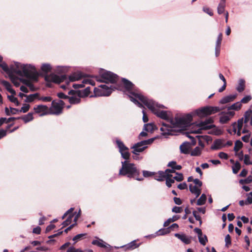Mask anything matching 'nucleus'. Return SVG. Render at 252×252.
I'll use <instances>...</instances> for the list:
<instances>
[{
	"mask_svg": "<svg viewBox=\"0 0 252 252\" xmlns=\"http://www.w3.org/2000/svg\"><path fill=\"white\" fill-rule=\"evenodd\" d=\"M122 82L125 88V93L132 102L141 108L143 107L141 103H142L158 117L170 123V125L162 123L160 128L162 135L165 136L173 135V128H179L180 130H184L190 126L192 121L191 114H186L183 116H176L175 118H171L170 112L162 109L164 108L163 105L159 104L143 95L134 85L128 80L123 78Z\"/></svg>",
	"mask_w": 252,
	"mask_h": 252,
	"instance_id": "obj_1",
	"label": "nucleus"
},
{
	"mask_svg": "<svg viewBox=\"0 0 252 252\" xmlns=\"http://www.w3.org/2000/svg\"><path fill=\"white\" fill-rule=\"evenodd\" d=\"M99 75L102 79V81L107 84H115L118 80V76L117 74L104 69L99 71ZM99 87L100 88V93L97 94L100 96H109L114 90L118 89L116 87L112 85L110 86L106 84L101 85Z\"/></svg>",
	"mask_w": 252,
	"mask_h": 252,
	"instance_id": "obj_2",
	"label": "nucleus"
},
{
	"mask_svg": "<svg viewBox=\"0 0 252 252\" xmlns=\"http://www.w3.org/2000/svg\"><path fill=\"white\" fill-rule=\"evenodd\" d=\"M15 65V72L17 74L33 81H37L39 73L34 65L31 64H22L18 62H16Z\"/></svg>",
	"mask_w": 252,
	"mask_h": 252,
	"instance_id": "obj_3",
	"label": "nucleus"
},
{
	"mask_svg": "<svg viewBox=\"0 0 252 252\" xmlns=\"http://www.w3.org/2000/svg\"><path fill=\"white\" fill-rule=\"evenodd\" d=\"M122 167L120 169L119 175L126 176L128 178H135L140 174V171L135 164L128 160L121 162Z\"/></svg>",
	"mask_w": 252,
	"mask_h": 252,
	"instance_id": "obj_4",
	"label": "nucleus"
},
{
	"mask_svg": "<svg viewBox=\"0 0 252 252\" xmlns=\"http://www.w3.org/2000/svg\"><path fill=\"white\" fill-rule=\"evenodd\" d=\"M83 77V74L80 72H74L69 76L68 79L65 75H57L55 74H51L48 76H46L45 79L47 81H51L54 83H60L65 81L66 83L69 82H74L78 81Z\"/></svg>",
	"mask_w": 252,
	"mask_h": 252,
	"instance_id": "obj_5",
	"label": "nucleus"
},
{
	"mask_svg": "<svg viewBox=\"0 0 252 252\" xmlns=\"http://www.w3.org/2000/svg\"><path fill=\"white\" fill-rule=\"evenodd\" d=\"M214 120L212 118H209L205 121H201L198 123L193 125L190 129V132L192 133H201L203 130L210 129L214 127Z\"/></svg>",
	"mask_w": 252,
	"mask_h": 252,
	"instance_id": "obj_6",
	"label": "nucleus"
},
{
	"mask_svg": "<svg viewBox=\"0 0 252 252\" xmlns=\"http://www.w3.org/2000/svg\"><path fill=\"white\" fill-rule=\"evenodd\" d=\"M219 111L220 108L218 107L206 106L196 109L188 114H191L192 117L193 116L197 115L200 118H202L218 112Z\"/></svg>",
	"mask_w": 252,
	"mask_h": 252,
	"instance_id": "obj_7",
	"label": "nucleus"
},
{
	"mask_svg": "<svg viewBox=\"0 0 252 252\" xmlns=\"http://www.w3.org/2000/svg\"><path fill=\"white\" fill-rule=\"evenodd\" d=\"M156 138H152L146 140H143L134 144L131 148L133 149L132 153L134 155H138L139 153L142 152L147 148L148 145L151 144Z\"/></svg>",
	"mask_w": 252,
	"mask_h": 252,
	"instance_id": "obj_8",
	"label": "nucleus"
},
{
	"mask_svg": "<svg viewBox=\"0 0 252 252\" xmlns=\"http://www.w3.org/2000/svg\"><path fill=\"white\" fill-rule=\"evenodd\" d=\"M2 60L3 58L0 55V67L2 68L4 72L9 75L11 80L14 85L16 87L19 86L22 80L19 79L17 77H14L12 74L11 69L8 67L7 64L3 62Z\"/></svg>",
	"mask_w": 252,
	"mask_h": 252,
	"instance_id": "obj_9",
	"label": "nucleus"
},
{
	"mask_svg": "<svg viewBox=\"0 0 252 252\" xmlns=\"http://www.w3.org/2000/svg\"><path fill=\"white\" fill-rule=\"evenodd\" d=\"M64 102L62 100H59L58 102L52 101V105L49 110V114L58 115L61 114L63 111Z\"/></svg>",
	"mask_w": 252,
	"mask_h": 252,
	"instance_id": "obj_10",
	"label": "nucleus"
},
{
	"mask_svg": "<svg viewBox=\"0 0 252 252\" xmlns=\"http://www.w3.org/2000/svg\"><path fill=\"white\" fill-rule=\"evenodd\" d=\"M243 126V118L240 119L237 122H234L231 125V127L227 130L230 134H236L237 130H241Z\"/></svg>",
	"mask_w": 252,
	"mask_h": 252,
	"instance_id": "obj_11",
	"label": "nucleus"
},
{
	"mask_svg": "<svg viewBox=\"0 0 252 252\" xmlns=\"http://www.w3.org/2000/svg\"><path fill=\"white\" fill-rule=\"evenodd\" d=\"M80 93L76 92L74 90H70L68 92L69 94H72L73 95L71 97H68L69 102L70 104H76L80 102Z\"/></svg>",
	"mask_w": 252,
	"mask_h": 252,
	"instance_id": "obj_12",
	"label": "nucleus"
},
{
	"mask_svg": "<svg viewBox=\"0 0 252 252\" xmlns=\"http://www.w3.org/2000/svg\"><path fill=\"white\" fill-rule=\"evenodd\" d=\"M35 113L40 114V116L49 114L48 108L46 105H39L34 107Z\"/></svg>",
	"mask_w": 252,
	"mask_h": 252,
	"instance_id": "obj_13",
	"label": "nucleus"
},
{
	"mask_svg": "<svg viewBox=\"0 0 252 252\" xmlns=\"http://www.w3.org/2000/svg\"><path fill=\"white\" fill-rule=\"evenodd\" d=\"M237 96V94H230L222 97L219 103L220 104H226L233 101Z\"/></svg>",
	"mask_w": 252,
	"mask_h": 252,
	"instance_id": "obj_14",
	"label": "nucleus"
},
{
	"mask_svg": "<svg viewBox=\"0 0 252 252\" xmlns=\"http://www.w3.org/2000/svg\"><path fill=\"white\" fill-rule=\"evenodd\" d=\"M84 84H90L92 85H94V81H92L91 80L89 79H83L82 83L81 84H74L73 85V87L75 89H78L83 88L84 87Z\"/></svg>",
	"mask_w": 252,
	"mask_h": 252,
	"instance_id": "obj_15",
	"label": "nucleus"
},
{
	"mask_svg": "<svg viewBox=\"0 0 252 252\" xmlns=\"http://www.w3.org/2000/svg\"><path fill=\"white\" fill-rule=\"evenodd\" d=\"M92 244L94 245H96L100 248H106L107 247V246L109 247H111L110 245L106 244L102 240L100 239L93 240L92 242Z\"/></svg>",
	"mask_w": 252,
	"mask_h": 252,
	"instance_id": "obj_16",
	"label": "nucleus"
},
{
	"mask_svg": "<svg viewBox=\"0 0 252 252\" xmlns=\"http://www.w3.org/2000/svg\"><path fill=\"white\" fill-rule=\"evenodd\" d=\"M175 236L186 244H189L190 242V239L185 234L175 233Z\"/></svg>",
	"mask_w": 252,
	"mask_h": 252,
	"instance_id": "obj_17",
	"label": "nucleus"
},
{
	"mask_svg": "<svg viewBox=\"0 0 252 252\" xmlns=\"http://www.w3.org/2000/svg\"><path fill=\"white\" fill-rule=\"evenodd\" d=\"M222 141L220 139H217L215 140L213 144L211 146L212 150H216L220 149L223 145Z\"/></svg>",
	"mask_w": 252,
	"mask_h": 252,
	"instance_id": "obj_18",
	"label": "nucleus"
},
{
	"mask_svg": "<svg viewBox=\"0 0 252 252\" xmlns=\"http://www.w3.org/2000/svg\"><path fill=\"white\" fill-rule=\"evenodd\" d=\"M190 148V144L189 142H184L180 145V149L182 153L187 154L189 153V149Z\"/></svg>",
	"mask_w": 252,
	"mask_h": 252,
	"instance_id": "obj_19",
	"label": "nucleus"
},
{
	"mask_svg": "<svg viewBox=\"0 0 252 252\" xmlns=\"http://www.w3.org/2000/svg\"><path fill=\"white\" fill-rule=\"evenodd\" d=\"M189 189L190 191L195 195L196 198L198 197L201 193V189L196 186H193L192 184L189 185Z\"/></svg>",
	"mask_w": 252,
	"mask_h": 252,
	"instance_id": "obj_20",
	"label": "nucleus"
},
{
	"mask_svg": "<svg viewBox=\"0 0 252 252\" xmlns=\"http://www.w3.org/2000/svg\"><path fill=\"white\" fill-rule=\"evenodd\" d=\"M1 84L6 88L7 91L10 93L12 94H15V91L12 89L11 84L6 81H2Z\"/></svg>",
	"mask_w": 252,
	"mask_h": 252,
	"instance_id": "obj_21",
	"label": "nucleus"
},
{
	"mask_svg": "<svg viewBox=\"0 0 252 252\" xmlns=\"http://www.w3.org/2000/svg\"><path fill=\"white\" fill-rule=\"evenodd\" d=\"M39 98V94L35 93L33 94H31L26 96V99H25V101L27 102H31L33 101L35 99L38 100Z\"/></svg>",
	"mask_w": 252,
	"mask_h": 252,
	"instance_id": "obj_22",
	"label": "nucleus"
},
{
	"mask_svg": "<svg viewBox=\"0 0 252 252\" xmlns=\"http://www.w3.org/2000/svg\"><path fill=\"white\" fill-rule=\"evenodd\" d=\"M245 88V81L243 79H240L238 81V85L236 88L237 91L241 93L243 92Z\"/></svg>",
	"mask_w": 252,
	"mask_h": 252,
	"instance_id": "obj_23",
	"label": "nucleus"
},
{
	"mask_svg": "<svg viewBox=\"0 0 252 252\" xmlns=\"http://www.w3.org/2000/svg\"><path fill=\"white\" fill-rule=\"evenodd\" d=\"M158 177L156 176L155 179L158 181H163L164 179H166L168 177V175L165 171H160L158 173Z\"/></svg>",
	"mask_w": 252,
	"mask_h": 252,
	"instance_id": "obj_24",
	"label": "nucleus"
},
{
	"mask_svg": "<svg viewBox=\"0 0 252 252\" xmlns=\"http://www.w3.org/2000/svg\"><path fill=\"white\" fill-rule=\"evenodd\" d=\"M116 143L118 148H119V152H121L123 150H128V148L126 146L124 143L120 139H117L116 140Z\"/></svg>",
	"mask_w": 252,
	"mask_h": 252,
	"instance_id": "obj_25",
	"label": "nucleus"
},
{
	"mask_svg": "<svg viewBox=\"0 0 252 252\" xmlns=\"http://www.w3.org/2000/svg\"><path fill=\"white\" fill-rule=\"evenodd\" d=\"M20 119H22L25 122V123H27L31 121H32L33 119V113H29L28 114L25 115L22 117H19Z\"/></svg>",
	"mask_w": 252,
	"mask_h": 252,
	"instance_id": "obj_26",
	"label": "nucleus"
},
{
	"mask_svg": "<svg viewBox=\"0 0 252 252\" xmlns=\"http://www.w3.org/2000/svg\"><path fill=\"white\" fill-rule=\"evenodd\" d=\"M51 69L52 67L49 63H43L41 66V70L45 74H47Z\"/></svg>",
	"mask_w": 252,
	"mask_h": 252,
	"instance_id": "obj_27",
	"label": "nucleus"
},
{
	"mask_svg": "<svg viewBox=\"0 0 252 252\" xmlns=\"http://www.w3.org/2000/svg\"><path fill=\"white\" fill-rule=\"evenodd\" d=\"M180 218V217L178 215H174L172 218H169L166 220L163 224L164 226H168L171 222H174L178 220Z\"/></svg>",
	"mask_w": 252,
	"mask_h": 252,
	"instance_id": "obj_28",
	"label": "nucleus"
},
{
	"mask_svg": "<svg viewBox=\"0 0 252 252\" xmlns=\"http://www.w3.org/2000/svg\"><path fill=\"white\" fill-rule=\"evenodd\" d=\"M167 166L173 169L175 171L176 170H179L182 168V166L180 165H177L176 162L174 161H170Z\"/></svg>",
	"mask_w": 252,
	"mask_h": 252,
	"instance_id": "obj_29",
	"label": "nucleus"
},
{
	"mask_svg": "<svg viewBox=\"0 0 252 252\" xmlns=\"http://www.w3.org/2000/svg\"><path fill=\"white\" fill-rule=\"evenodd\" d=\"M139 246V244H137L135 242V241H133L131 242L130 243H128L127 245L122 246L121 247H126V249L131 250V249H134L137 247H138Z\"/></svg>",
	"mask_w": 252,
	"mask_h": 252,
	"instance_id": "obj_30",
	"label": "nucleus"
},
{
	"mask_svg": "<svg viewBox=\"0 0 252 252\" xmlns=\"http://www.w3.org/2000/svg\"><path fill=\"white\" fill-rule=\"evenodd\" d=\"M207 199V197L205 194H202L199 198L196 201V205L198 206L204 205Z\"/></svg>",
	"mask_w": 252,
	"mask_h": 252,
	"instance_id": "obj_31",
	"label": "nucleus"
},
{
	"mask_svg": "<svg viewBox=\"0 0 252 252\" xmlns=\"http://www.w3.org/2000/svg\"><path fill=\"white\" fill-rule=\"evenodd\" d=\"M225 2H220L217 8V12L219 14H221L224 12Z\"/></svg>",
	"mask_w": 252,
	"mask_h": 252,
	"instance_id": "obj_32",
	"label": "nucleus"
},
{
	"mask_svg": "<svg viewBox=\"0 0 252 252\" xmlns=\"http://www.w3.org/2000/svg\"><path fill=\"white\" fill-rule=\"evenodd\" d=\"M128 150H123L121 152H119L121 154L122 157L125 159V160H128L130 158V154L128 152Z\"/></svg>",
	"mask_w": 252,
	"mask_h": 252,
	"instance_id": "obj_33",
	"label": "nucleus"
},
{
	"mask_svg": "<svg viewBox=\"0 0 252 252\" xmlns=\"http://www.w3.org/2000/svg\"><path fill=\"white\" fill-rule=\"evenodd\" d=\"M241 107V103L240 102H237L232 105H231L230 106L228 107V110H238Z\"/></svg>",
	"mask_w": 252,
	"mask_h": 252,
	"instance_id": "obj_34",
	"label": "nucleus"
},
{
	"mask_svg": "<svg viewBox=\"0 0 252 252\" xmlns=\"http://www.w3.org/2000/svg\"><path fill=\"white\" fill-rule=\"evenodd\" d=\"M74 214H70L67 219L64 220L63 223L62 225H63V227H65L67 225H68L70 224L72 221V218L73 217Z\"/></svg>",
	"mask_w": 252,
	"mask_h": 252,
	"instance_id": "obj_35",
	"label": "nucleus"
},
{
	"mask_svg": "<svg viewBox=\"0 0 252 252\" xmlns=\"http://www.w3.org/2000/svg\"><path fill=\"white\" fill-rule=\"evenodd\" d=\"M230 117L227 114H224L220 116V122L221 124H225L230 120Z\"/></svg>",
	"mask_w": 252,
	"mask_h": 252,
	"instance_id": "obj_36",
	"label": "nucleus"
},
{
	"mask_svg": "<svg viewBox=\"0 0 252 252\" xmlns=\"http://www.w3.org/2000/svg\"><path fill=\"white\" fill-rule=\"evenodd\" d=\"M201 153V149L199 147H196L191 152L190 155L192 156H198Z\"/></svg>",
	"mask_w": 252,
	"mask_h": 252,
	"instance_id": "obj_37",
	"label": "nucleus"
},
{
	"mask_svg": "<svg viewBox=\"0 0 252 252\" xmlns=\"http://www.w3.org/2000/svg\"><path fill=\"white\" fill-rule=\"evenodd\" d=\"M171 177L172 175L169 174L168 177H167L166 178V185L169 188L171 187L172 184L174 183L175 181L174 178L172 179L171 178Z\"/></svg>",
	"mask_w": 252,
	"mask_h": 252,
	"instance_id": "obj_38",
	"label": "nucleus"
},
{
	"mask_svg": "<svg viewBox=\"0 0 252 252\" xmlns=\"http://www.w3.org/2000/svg\"><path fill=\"white\" fill-rule=\"evenodd\" d=\"M198 240L200 243L203 246L206 245V242L208 241L206 235H203V234L198 236Z\"/></svg>",
	"mask_w": 252,
	"mask_h": 252,
	"instance_id": "obj_39",
	"label": "nucleus"
},
{
	"mask_svg": "<svg viewBox=\"0 0 252 252\" xmlns=\"http://www.w3.org/2000/svg\"><path fill=\"white\" fill-rule=\"evenodd\" d=\"M14 94H12L11 95H8L7 97H8L9 100L11 102L15 103V104L16 106H19L20 105V103L19 102L17 98L14 96Z\"/></svg>",
	"mask_w": 252,
	"mask_h": 252,
	"instance_id": "obj_40",
	"label": "nucleus"
},
{
	"mask_svg": "<svg viewBox=\"0 0 252 252\" xmlns=\"http://www.w3.org/2000/svg\"><path fill=\"white\" fill-rule=\"evenodd\" d=\"M144 129L147 131H153L154 129V125L151 123L145 124Z\"/></svg>",
	"mask_w": 252,
	"mask_h": 252,
	"instance_id": "obj_41",
	"label": "nucleus"
},
{
	"mask_svg": "<svg viewBox=\"0 0 252 252\" xmlns=\"http://www.w3.org/2000/svg\"><path fill=\"white\" fill-rule=\"evenodd\" d=\"M252 182V176H249L245 179H241L239 181L240 184H249Z\"/></svg>",
	"mask_w": 252,
	"mask_h": 252,
	"instance_id": "obj_42",
	"label": "nucleus"
},
{
	"mask_svg": "<svg viewBox=\"0 0 252 252\" xmlns=\"http://www.w3.org/2000/svg\"><path fill=\"white\" fill-rule=\"evenodd\" d=\"M243 143L240 140H237L235 143L234 150L238 152L242 147Z\"/></svg>",
	"mask_w": 252,
	"mask_h": 252,
	"instance_id": "obj_43",
	"label": "nucleus"
},
{
	"mask_svg": "<svg viewBox=\"0 0 252 252\" xmlns=\"http://www.w3.org/2000/svg\"><path fill=\"white\" fill-rule=\"evenodd\" d=\"M67 252H93V251L91 250L83 251L80 249H76L74 247H70L67 250Z\"/></svg>",
	"mask_w": 252,
	"mask_h": 252,
	"instance_id": "obj_44",
	"label": "nucleus"
},
{
	"mask_svg": "<svg viewBox=\"0 0 252 252\" xmlns=\"http://www.w3.org/2000/svg\"><path fill=\"white\" fill-rule=\"evenodd\" d=\"M241 168V165L239 162H236L235 164L232 166L233 172L234 174H237Z\"/></svg>",
	"mask_w": 252,
	"mask_h": 252,
	"instance_id": "obj_45",
	"label": "nucleus"
},
{
	"mask_svg": "<svg viewBox=\"0 0 252 252\" xmlns=\"http://www.w3.org/2000/svg\"><path fill=\"white\" fill-rule=\"evenodd\" d=\"M169 228L166 229H160L157 232L156 234L157 235H164L169 233Z\"/></svg>",
	"mask_w": 252,
	"mask_h": 252,
	"instance_id": "obj_46",
	"label": "nucleus"
},
{
	"mask_svg": "<svg viewBox=\"0 0 252 252\" xmlns=\"http://www.w3.org/2000/svg\"><path fill=\"white\" fill-rule=\"evenodd\" d=\"M86 235V233L84 234H79L76 235L73 238V241L75 242V243L77 242L78 241L81 240L83 239V238Z\"/></svg>",
	"mask_w": 252,
	"mask_h": 252,
	"instance_id": "obj_47",
	"label": "nucleus"
},
{
	"mask_svg": "<svg viewBox=\"0 0 252 252\" xmlns=\"http://www.w3.org/2000/svg\"><path fill=\"white\" fill-rule=\"evenodd\" d=\"M177 176H175L174 179L178 182L182 181L184 179L183 175L182 173L176 172Z\"/></svg>",
	"mask_w": 252,
	"mask_h": 252,
	"instance_id": "obj_48",
	"label": "nucleus"
},
{
	"mask_svg": "<svg viewBox=\"0 0 252 252\" xmlns=\"http://www.w3.org/2000/svg\"><path fill=\"white\" fill-rule=\"evenodd\" d=\"M250 112H246L245 114V116H244V118H243V124L245 123V124H247V123H248V122L250 120Z\"/></svg>",
	"mask_w": 252,
	"mask_h": 252,
	"instance_id": "obj_49",
	"label": "nucleus"
},
{
	"mask_svg": "<svg viewBox=\"0 0 252 252\" xmlns=\"http://www.w3.org/2000/svg\"><path fill=\"white\" fill-rule=\"evenodd\" d=\"M245 203L246 204H251L252 203V192L247 194V198Z\"/></svg>",
	"mask_w": 252,
	"mask_h": 252,
	"instance_id": "obj_50",
	"label": "nucleus"
},
{
	"mask_svg": "<svg viewBox=\"0 0 252 252\" xmlns=\"http://www.w3.org/2000/svg\"><path fill=\"white\" fill-rule=\"evenodd\" d=\"M251 157L248 155H246L244 157V161L245 164L246 165H251L252 164V162L250 160Z\"/></svg>",
	"mask_w": 252,
	"mask_h": 252,
	"instance_id": "obj_51",
	"label": "nucleus"
},
{
	"mask_svg": "<svg viewBox=\"0 0 252 252\" xmlns=\"http://www.w3.org/2000/svg\"><path fill=\"white\" fill-rule=\"evenodd\" d=\"M29 109H30V105L27 104H24L23 105V106L22 107V108H21V109L19 110V112L26 113L27 111H28Z\"/></svg>",
	"mask_w": 252,
	"mask_h": 252,
	"instance_id": "obj_52",
	"label": "nucleus"
},
{
	"mask_svg": "<svg viewBox=\"0 0 252 252\" xmlns=\"http://www.w3.org/2000/svg\"><path fill=\"white\" fill-rule=\"evenodd\" d=\"M252 99V97L251 95H246L245 97H244L241 100V103H247L249 101H250Z\"/></svg>",
	"mask_w": 252,
	"mask_h": 252,
	"instance_id": "obj_53",
	"label": "nucleus"
},
{
	"mask_svg": "<svg viewBox=\"0 0 252 252\" xmlns=\"http://www.w3.org/2000/svg\"><path fill=\"white\" fill-rule=\"evenodd\" d=\"M203 11L204 12L208 14V15H209L210 16H213V12H212L211 9L208 7L204 6L203 7Z\"/></svg>",
	"mask_w": 252,
	"mask_h": 252,
	"instance_id": "obj_54",
	"label": "nucleus"
},
{
	"mask_svg": "<svg viewBox=\"0 0 252 252\" xmlns=\"http://www.w3.org/2000/svg\"><path fill=\"white\" fill-rule=\"evenodd\" d=\"M192 214L196 220L199 221L200 224H201L202 223L201 217L198 215L197 212L196 211H193L192 212Z\"/></svg>",
	"mask_w": 252,
	"mask_h": 252,
	"instance_id": "obj_55",
	"label": "nucleus"
},
{
	"mask_svg": "<svg viewBox=\"0 0 252 252\" xmlns=\"http://www.w3.org/2000/svg\"><path fill=\"white\" fill-rule=\"evenodd\" d=\"M66 70V68L63 66H58L55 69V71L57 72H64Z\"/></svg>",
	"mask_w": 252,
	"mask_h": 252,
	"instance_id": "obj_56",
	"label": "nucleus"
},
{
	"mask_svg": "<svg viewBox=\"0 0 252 252\" xmlns=\"http://www.w3.org/2000/svg\"><path fill=\"white\" fill-rule=\"evenodd\" d=\"M38 100H41L45 102H50L52 100V98L50 96H44V97H39V96Z\"/></svg>",
	"mask_w": 252,
	"mask_h": 252,
	"instance_id": "obj_57",
	"label": "nucleus"
},
{
	"mask_svg": "<svg viewBox=\"0 0 252 252\" xmlns=\"http://www.w3.org/2000/svg\"><path fill=\"white\" fill-rule=\"evenodd\" d=\"M153 174H154L153 173L151 172L150 171H146V170L143 171V175L145 177H148L151 176Z\"/></svg>",
	"mask_w": 252,
	"mask_h": 252,
	"instance_id": "obj_58",
	"label": "nucleus"
},
{
	"mask_svg": "<svg viewBox=\"0 0 252 252\" xmlns=\"http://www.w3.org/2000/svg\"><path fill=\"white\" fill-rule=\"evenodd\" d=\"M251 136V133H249L242 137V140L246 143H247L249 141L250 137Z\"/></svg>",
	"mask_w": 252,
	"mask_h": 252,
	"instance_id": "obj_59",
	"label": "nucleus"
},
{
	"mask_svg": "<svg viewBox=\"0 0 252 252\" xmlns=\"http://www.w3.org/2000/svg\"><path fill=\"white\" fill-rule=\"evenodd\" d=\"M219 157L222 159H227L228 158V155L224 152H220Z\"/></svg>",
	"mask_w": 252,
	"mask_h": 252,
	"instance_id": "obj_60",
	"label": "nucleus"
},
{
	"mask_svg": "<svg viewBox=\"0 0 252 252\" xmlns=\"http://www.w3.org/2000/svg\"><path fill=\"white\" fill-rule=\"evenodd\" d=\"M7 130L3 129H0V139L6 135Z\"/></svg>",
	"mask_w": 252,
	"mask_h": 252,
	"instance_id": "obj_61",
	"label": "nucleus"
},
{
	"mask_svg": "<svg viewBox=\"0 0 252 252\" xmlns=\"http://www.w3.org/2000/svg\"><path fill=\"white\" fill-rule=\"evenodd\" d=\"M178 188L180 189H187V185L186 183H181L178 185Z\"/></svg>",
	"mask_w": 252,
	"mask_h": 252,
	"instance_id": "obj_62",
	"label": "nucleus"
},
{
	"mask_svg": "<svg viewBox=\"0 0 252 252\" xmlns=\"http://www.w3.org/2000/svg\"><path fill=\"white\" fill-rule=\"evenodd\" d=\"M182 209L181 207L175 206L172 208V212L175 213H180L181 212Z\"/></svg>",
	"mask_w": 252,
	"mask_h": 252,
	"instance_id": "obj_63",
	"label": "nucleus"
},
{
	"mask_svg": "<svg viewBox=\"0 0 252 252\" xmlns=\"http://www.w3.org/2000/svg\"><path fill=\"white\" fill-rule=\"evenodd\" d=\"M193 183L195 184L196 186H198V187H201L202 185V183L201 181H200L199 179H195L193 180Z\"/></svg>",
	"mask_w": 252,
	"mask_h": 252,
	"instance_id": "obj_64",
	"label": "nucleus"
}]
</instances>
